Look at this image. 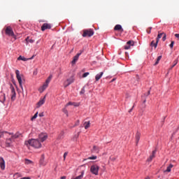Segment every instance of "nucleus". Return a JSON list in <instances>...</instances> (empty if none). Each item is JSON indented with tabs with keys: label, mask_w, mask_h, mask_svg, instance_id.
Returning a JSON list of instances; mask_svg holds the SVG:
<instances>
[{
	"label": "nucleus",
	"mask_w": 179,
	"mask_h": 179,
	"mask_svg": "<svg viewBox=\"0 0 179 179\" xmlns=\"http://www.w3.org/2000/svg\"><path fill=\"white\" fill-rule=\"evenodd\" d=\"M14 177H20V173H15Z\"/></svg>",
	"instance_id": "obj_48"
},
{
	"label": "nucleus",
	"mask_w": 179,
	"mask_h": 179,
	"mask_svg": "<svg viewBox=\"0 0 179 179\" xmlns=\"http://www.w3.org/2000/svg\"><path fill=\"white\" fill-rule=\"evenodd\" d=\"M158 44H159V41H157V40L156 41H152L151 43H150V46L151 47L152 50H153V47L155 50H156V48H157Z\"/></svg>",
	"instance_id": "obj_15"
},
{
	"label": "nucleus",
	"mask_w": 179,
	"mask_h": 179,
	"mask_svg": "<svg viewBox=\"0 0 179 179\" xmlns=\"http://www.w3.org/2000/svg\"><path fill=\"white\" fill-rule=\"evenodd\" d=\"M20 179H30V177H24V178H22Z\"/></svg>",
	"instance_id": "obj_53"
},
{
	"label": "nucleus",
	"mask_w": 179,
	"mask_h": 179,
	"mask_svg": "<svg viewBox=\"0 0 179 179\" xmlns=\"http://www.w3.org/2000/svg\"><path fill=\"white\" fill-rule=\"evenodd\" d=\"M169 47H170L171 48H173V47H174V41H172L171 42V44L169 45Z\"/></svg>",
	"instance_id": "obj_45"
},
{
	"label": "nucleus",
	"mask_w": 179,
	"mask_h": 179,
	"mask_svg": "<svg viewBox=\"0 0 179 179\" xmlns=\"http://www.w3.org/2000/svg\"><path fill=\"white\" fill-rule=\"evenodd\" d=\"M100 150V148L99 147L94 145L92 148V152H96V153H99V151Z\"/></svg>",
	"instance_id": "obj_32"
},
{
	"label": "nucleus",
	"mask_w": 179,
	"mask_h": 179,
	"mask_svg": "<svg viewBox=\"0 0 179 179\" xmlns=\"http://www.w3.org/2000/svg\"><path fill=\"white\" fill-rule=\"evenodd\" d=\"M48 138V136L44 133H41L38 136V141H41V142H44L47 138Z\"/></svg>",
	"instance_id": "obj_12"
},
{
	"label": "nucleus",
	"mask_w": 179,
	"mask_h": 179,
	"mask_svg": "<svg viewBox=\"0 0 179 179\" xmlns=\"http://www.w3.org/2000/svg\"><path fill=\"white\" fill-rule=\"evenodd\" d=\"M114 80H115V78L112 79L110 82L113 83Z\"/></svg>",
	"instance_id": "obj_56"
},
{
	"label": "nucleus",
	"mask_w": 179,
	"mask_h": 179,
	"mask_svg": "<svg viewBox=\"0 0 179 179\" xmlns=\"http://www.w3.org/2000/svg\"><path fill=\"white\" fill-rule=\"evenodd\" d=\"M83 176H85V171H82L80 176H76V178H73L71 179H82L83 178Z\"/></svg>",
	"instance_id": "obj_25"
},
{
	"label": "nucleus",
	"mask_w": 179,
	"mask_h": 179,
	"mask_svg": "<svg viewBox=\"0 0 179 179\" xmlns=\"http://www.w3.org/2000/svg\"><path fill=\"white\" fill-rule=\"evenodd\" d=\"M103 75H104V73L103 71L101 72L100 73L96 74L95 76L96 82H99L100 79H101V76H103Z\"/></svg>",
	"instance_id": "obj_19"
},
{
	"label": "nucleus",
	"mask_w": 179,
	"mask_h": 179,
	"mask_svg": "<svg viewBox=\"0 0 179 179\" xmlns=\"http://www.w3.org/2000/svg\"><path fill=\"white\" fill-rule=\"evenodd\" d=\"M25 41H27V44H29V43H30L31 44H33V43H34V40L30 39L29 36H27L26 38Z\"/></svg>",
	"instance_id": "obj_26"
},
{
	"label": "nucleus",
	"mask_w": 179,
	"mask_h": 179,
	"mask_svg": "<svg viewBox=\"0 0 179 179\" xmlns=\"http://www.w3.org/2000/svg\"><path fill=\"white\" fill-rule=\"evenodd\" d=\"M10 89L11 90V101H15L16 100V91H15V87L12 83H10Z\"/></svg>",
	"instance_id": "obj_7"
},
{
	"label": "nucleus",
	"mask_w": 179,
	"mask_h": 179,
	"mask_svg": "<svg viewBox=\"0 0 179 179\" xmlns=\"http://www.w3.org/2000/svg\"><path fill=\"white\" fill-rule=\"evenodd\" d=\"M99 170H100V166L97 164H93L90 167V173L94 176H99Z\"/></svg>",
	"instance_id": "obj_5"
},
{
	"label": "nucleus",
	"mask_w": 179,
	"mask_h": 179,
	"mask_svg": "<svg viewBox=\"0 0 179 179\" xmlns=\"http://www.w3.org/2000/svg\"><path fill=\"white\" fill-rule=\"evenodd\" d=\"M66 156H68V152H64V159H66Z\"/></svg>",
	"instance_id": "obj_47"
},
{
	"label": "nucleus",
	"mask_w": 179,
	"mask_h": 179,
	"mask_svg": "<svg viewBox=\"0 0 179 179\" xmlns=\"http://www.w3.org/2000/svg\"><path fill=\"white\" fill-rule=\"evenodd\" d=\"M155 155H156V150H153L152 152V155L147 159V162H152L153 160V159H155Z\"/></svg>",
	"instance_id": "obj_18"
},
{
	"label": "nucleus",
	"mask_w": 179,
	"mask_h": 179,
	"mask_svg": "<svg viewBox=\"0 0 179 179\" xmlns=\"http://www.w3.org/2000/svg\"><path fill=\"white\" fill-rule=\"evenodd\" d=\"M20 136V133L19 131L16 132L14 135L11 136L12 139H17Z\"/></svg>",
	"instance_id": "obj_27"
},
{
	"label": "nucleus",
	"mask_w": 179,
	"mask_h": 179,
	"mask_svg": "<svg viewBox=\"0 0 179 179\" xmlns=\"http://www.w3.org/2000/svg\"><path fill=\"white\" fill-rule=\"evenodd\" d=\"M141 139V133L139 131H137L136 134V144L139 143V141Z\"/></svg>",
	"instance_id": "obj_20"
},
{
	"label": "nucleus",
	"mask_w": 179,
	"mask_h": 179,
	"mask_svg": "<svg viewBox=\"0 0 179 179\" xmlns=\"http://www.w3.org/2000/svg\"><path fill=\"white\" fill-rule=\"evenodd\" d=\"M62 111H63V113H64V114L66 115V117L69 116L68 110H66V108H63V109H62Z\"/></svg>",
	"instance_id": "obj_39"
},
{
	"label": "nucleus",
	"mask_w": 179,
	"mask_h": 179,
	"mask_svg": "<svg viewBox=\"0 0 179 179\" xmlns=\"http://www.w3.org/2000/svg\"><path fill=\"white\" fill-rule=\"evenodd\" d=\"M164 33L158 34L157 37L156 38V41L159 42V40H160V38H162V37L164 36Z\"/></svg>",
	"instance_id": "obj_30"
},
{
	"label": "nucleus",
	"mask_w": 179,
	"mask_h": 179,
	"mask_svg": "<svg viewBox=\"0 0 179 179\" xmlns=\"http://www.w3.org/2000/svg\"><path fill=\"white\" fill-rule=\"evenodd\" d=\"M175 37H176V38H179V34H176Z\"/></svg>",
	"instance_id": "obj_50"
},
{
	"label": "nucleus",
	"mask_w": 179,
	"mask_h": 179,
	"mask_svg": "<svg viewBox=\"0 0 179 179\" xmlns=\"http://www.w3.org/2000/svg\"><path fill=\"white\" fill-rule=\"evenodd\" d=\"M160 59H162V56H159L157 58V61L155 62V66L159 64V62H160Z\"/></svg>",
	"instance_id": "obj_34"
},
{
	"label": "nucleus",
	"mask_w": 179,
	"mask_h": 179,
	"mask_svg": "<svg viewBox=\"0 0 179 179\" xmlns=\"http://www.w3.org/2000/svg\"><path fill=\"white\" fill-rule=\"evenodd\" d=\"M86 92V90H85V87H83L81 89V91L80 92V94H85V92Z\"/></svg>",
	"instance_id": "obj_40"
},
{
	"label": "nucleus",
	"mask_w": 179,
	"mask_h": 179,
	"mask_svg": "<svg viewBox=\"0 0 179 179\" xmlns=\"http://www.w3.org/2000/svg\"><path fill=\"white\" fill-rule=\"evenodd\" d=\"M48 79H49V80H51V79H52V75H50V76L48 78Z\"/></svg>",
	"instance_id": "obj_52"
},
{
	"label": "nucleus",
	"mask_w": 179,
	"mask_h": 179,
	"mask_svg": "<svg viewBox=\"0 0 179 179\" xmlns=\"http://www.w3.org/2000/svg\"><path fill=\"white\" fill-rule=\"evenodd\" d=\"M5 34L8 37H13V38H14L15 40H17V36L15 34L13 29H12V27L10 26H8L6 27Z\"/></svg>",
	"instance_id": "obj_2"
},
{
	"label": "nucleus",
	"mask_w": 179,
	"mask_h": 179,
	"mask_svg": "<svg viewBox=\"0 0 179 179\" xmlns=\"http://www.w3.org/2000/svg\"><path fill=\"white\" fill-rule=\"evenodd\" d=\"M85 125V129H87L88 128H90V121L85 122L84 123Z\"/></svg>",
	"instance_id": "obj_29"
},
{
	"label": "nucleus",
	"mask_w": 179,
	"mask_h": 179,
	"mask_svg": "<svg viewBox=\"0 0 179 179\" xmlns=\"http://www.w3.org/2000/svg\"><path fill=\"white\" fill-rule=\"evenodd\" d=\"M12 139H13V138H12V137H11V138H7L6 140V144L8 148H9V146H10V143H12Z\"/></svg>",
	"instance_id": "obj_23"
},
{
	"label": "nucleus",
	"mask_w": 179,
	"mask_h": 179,
	"mask_svg": "<svg viewBox=\"0 0 179 179\" xmlns=\"http://www.w3.org/2000/svg\"><path fill=\"white\" fill-rule=\"evenodd\" d=\"M24 145L26 146H32V148H35V149H40L41 148V143H40V140L31 138L24 142Z\"/></svg>",
	"instance_id": "obj_1"
},
{
	"label": "nucleus",
	"mask_w": 179,
	"mask_h": 179,
	"mask_svg": "<svg viewBox=\"0 0 179 179\" xmlns=\"http://www.w3.org/2000/svg\"><path fill=\"white\" fill-rule=\"evenodd\" d=\"M52 26L51 24H48V23H44L41 29L42 31H45V30H50V29H51Z\"/></svg>",
	"instance_id": "obj_11"
},
{
	"label": "nucleus",
	"mask_w": 179,
	"mask_h": 179,
	"mask_svg": "<svg viewBox=\"0 0 179 179\" xmlns=\"http://www.w3.org/2000/svg\"><path fill=\"white\" fill-rule=\"evenodd\" d=\"M13 85H16V83L15 82V80H13Z\"/></svg>",
	"instance_id": "obj_58"
},
{
	"label": "nucleus",
	"mask_w": 179,
	"mask_h": 179,
	"mask_svg": "<svg viewBox=\"0 0 179 179\" xmlns=\"http://www.w3.org/2000/svg\"><path fill=\"white\" fill-rule=\"evenodd\" d=\"M77 122H79V120H78Z\"/></svg>",
	"instance_id": "obj_63"
},
{
	"label": "nucleus",
	"mask_w": 179,
	"mask_h": 179,
	"mask_svg": "<svg viewBox=\"0 0 179 179\" xmlns=\"http://www.w3.org/2000/svg\"><path fill=\"white\" fill-rule=\"evenodd\" d=\"M8 134V131H1L0 130V138H3V134Z\"/></svg>",
	"instance_id": "obj_37"
},
{
	"label": "nucleus",
	"mask_w": 179,
	"mask_h": 179,
	"mask_svg": "<svg viewBox=\"0 0 179 179\" xmlns=\"http://www.w3.org/2000/svg\"><path fill=\"white\" fill-rule=\"evenodd\" d=\"M90 73L86 72V73H85L83 75V78H86V77H87L88 75H90Z\"/></svg>",
	"instance_id": "obj_43"
},
{
	"label": "nucleus",
	"mask_w": 179,
	"mask_h": 179,
	"mask_svg": "<svg viewBox=\"0 0 179 179\" xmlns=\"http://www.w3.org/2000/svg\"><path fill=\"white\" fill-rule=\"evenodd\" d=\"M80 55H82V52L80 53H78L76 56L73 57V59L71 61L72 65H75V64H76V62L78 61V59H79V57H80Z\"/></svg>",
	"instance_id": "obj_13"
},
{
	"label": "nucleus",
	"mask_w": 179,
	"mask_h": 179,
	"mask_svg": "<svg viewBox=\"0 0 179 179\" xmlns=\"http://www.w3.org/2000/svg\"><path fill=\"white\" fill-rule=\"evenodd\" d=\"M0 101L1 103H5V101H6V96L5 95V94H2L0 96Z\"/></svg>",
	"instance_id": "obj_21"
},
{
	"label": "nucleus",
	"mask_w": 179,
	"mask_h": 179,
	"mask_svg": "<svg viewBox=\"0 0 179 179\" xmlns=\"http://www.w3.org/2000/svg\"><path fill=\"white\" fill-rule=\"evenodd\" d=\"M75 82V76H71L69 78H68L66 81L64 83V87H68L70 85H72Z\"/></svg>",
	"instance_id": "obj_6"
},
{
	"label": "nucleus",
	"mask_w": 179,
	"mask_h": 179,
	"mask_svg": "<svg viewBox=\"0 0 179 179\" xmlns=\"http://www.w3.org/2000/svg\"><path fill=\"white\" fill-rule=\"evenodd\" d=\"M15 179V178H14Z\"/></svg>",
	"instance_id": "obj_64"
},
{
	"label": "nucleus",
	"mask_w": 179,
	"mask_h": 179,
	"mask_svg": "<svg viewBox=\"0 0 179 179\" xmlns=\"http://www.w3.org/2000/svg\"><path fill=\"white\" fill-rule=\"evenodd\" d=\"M167 38V35H166V34H164V36L162 37V41H164L165 40H166Z\"/></svg>",
	"instance_id": "obj_44"
},
{
	"label": "nucleus",
	"mask_w": 179,
	"mask_h": 179,
	"mask_svg": "<svg viewBox=\"0 0 179 179\" xmlns=\"http://www.w3.org/2000/svg\"><path fill=\"white\" fill-rule=\"evenodd\" d=\"M6 134H8L9 135H12V136H13V133H9V132H8V133H6Z\"/></svg>",
	"instance_id": "obj_55"
},
{
	"label": "nucleus",
	"mask_w": 179,
	"mask_h": 179,
	"mask_svg": "<svg viewBox=\"0 0 179 179\" xmlns=\"http://www.w3.org/2000/svg\"><path fill=\"white\" fill-rule=\"evenodd\" d=\"M151 90H152V88H150V90H148V92L146 94H144V96H145V97H148V96H149L150 94Z\"/></svg>",
	"instance_id": "obj_42"
},
{
	"label": "nucleus",
	"mask_w": 179,
	"mask_h": 179,
	"mask_svg": "<svg viewBox=\"0 0 179 179\" xmlns=\"http://www.w3.org/2000/svg\"><path fill=\"white\" fill-rule=\"evenodd\" d=\"M125 54H126V55H128V52H126Z\"/></svg>",
	"instance_id": "obj_62"
},
{
	"label": "nucleus",
	"mask_w": 179,
	"mask_h": 179,
	"mask_svg": "<svg viewBox=\"0 0 179 179\" xmlns=\"http://www.w3.org/2000/svg\"><path fill=\"white\" fill-rule=\"evenodd\" d=\"M97 159V156L93 155L92 157H88L87 159H84L83 162H86V160H96Z\"/></svg>",
	"instance_id": "obj_28"
},
{
	"label": "nucleus",
	"mask_w": 179,
	"mask_h": 179,
	"mask_svg": "<svg viewBox=\"0 0 179 179\" xmlns=\"http://www.w3.org/2000/svg\"><path fill=\"white\" fill-rule=\"evenodd\" d=\"M173 167L174 165H173V164H170L169 166L166 168L165 173H170V171H171V169H173Z\"/></svg>",
	"instance_id": "obj_24"
},
{
	"label": "nucleus",
	"mask_w": 179,
	"mask_h": 179,
	"mask_svg": "<svg viewBox=\"0 0 179 179\" xmlns=\"http://www.w3.org/2000/svg\"><path fill=\"white\" fill-rule=\"evenodd\" d=\"M148 29L149 30H147V33L148 34H150V33H152V27H149Z\"/></svg>",
	"instance_id": "obj_46"
},
{
	"label": "nucleus",
	"mask_w": 179,
	"mask_h": 179,
	"mask_svg": "<svg viewBox=\"0 0 179 179\" xmlns=\"http://www.w3.org/2000/svg\"><path fill=\"white\" fill-rule=\"evenodd\" d=\"M51 82V80L47 78L45 83L43 85V86L39 89L40 93H43L47 87H48V84Z\"/></svg>",
	"instance_id": "obj_8"
},
{
	"label": "nucleus",
	"mask_w": 179,
	"mask_h": 179,
	"mask_svg": "<svg viewBox=\"0 0 179 179\" xmlns=\"http://www.w3.org/2000/svg\"><path fill=\"white\" fill-rule=\"evenodd\" d=\"M37 74V71H34V75H36Z\"/></svg>",
	"instance_id": "obj_57"
},
{
	"label": "nucleus",
	"mask_w": 179,
	"mask_h": 179,
	"mask_svg": "<svg viewBox=\"0 0 179 179\" xmlns=\"http://www.w3.org/2000/svg\"><path fill=\"white\" fill-rule=\"evenodd\" d=\"M69 106H74V107H78L79 105L76 102H69L66 104L65 107H68Z\"/></svg>",
	"instance_id": "obj_22"
},
{
	"label": "nucleus",
	"mask_w": 179,
	"mask_h": 179,
	"mask_svg": "<svg viewBox=\"0 0 179 179\" xmlns=\"http://www.w3.org/2000/svg\"><path fill=\"white\" fill-rule=\"evenodd\" d=\"M17 60H18V61H27V59H26L24 57L20 56V57L17 58Z\"/></svg>",
	"instance_id": "obj_35"
},
{
	"label": "nucleus",
	"mask_w": 179,
	"mask_h": 179,
	"mask_svg": "<svg viewBox=\"0 0 179 179\" xmlns=\"http://www.w3.org/2000/svg\"><path fill=\"white\" fill-rule=\"evenodd\" d=\"M143 103H146V100H144Z\"/></svg>",
	"instance_id": "obj_61"
},
{
	"label": "nucleus",
	"mask_w": 179,
	"mask_h": 179,
	"mask_svg": "<svg viewBox=\"0 0 179 179\" xmlns=\"http://www.w3.org/2000/svg\"><path fill=\"white\" fill-rule=\"evenodd\" d=\"M115 31H124V29H122V26L121 24H116L114 27Z\"/></svg>",
	"instance_id": "obj_17"
},
{
	"label": "nucleus",
	"mask_w": 179,
	"mask_h": 179,
	"mask_svg": "<svg viewBox=\"0 0 179 179\" xmlns=\"http://www.w3.org/2000/svg\"><path fill=\"white\" fill-rule=\"evenodd\" d=\"M94 34V31L92 29H83V37H92Z\"/></svg>",
	"instance_id": "obj_4"
},
{
	"label": "nucleus",
	"mask_w": 179,
	"mask_h": 179,
	"mask_svg": "<svg viewBox=\"0 0 179 179\" xmlns=\"http://www.w3.org/2000/svg\"><path fill=\"white\" fill-rule=\"evenodd\" d=\"M60 179H66V176H62Z\"/></svg>",
	"instance_id": "obj_54"
},
{
	"label": "nucleus",
	"mask_w": 179,
	"mask_h": 179,
	"mask_svg": "<svg viewBox=\"0 0 179 179\" xmlns=\"http://www.w3.org/2000/svg\"><path fill=\"white\" fill-rule=\"evenodd\" d=\"M40 166H47V162H45V156L43 155H41L40 161H39Z\"/></svg>",
	"instance_id": "obj_10"
},
{
	"label": "nucleus",
	"mask_w": 179,
	"mask_h": 179,
	"mask_svg": "<svg viewBox=\"0 0 179 179\" xmlns=\"http://www.w3.org/2000/svg\"><path fill=\"white\" fill-rule=\"evenodd\" d=\"M16 78L18 80V83L20 85V87H21V90L22 92V96L24 97V90L23 89V81L22 80V76H20V71L19 70L15 71Z\"/></svg>",
	"instance_id": "obj_3"
},
{
	"label": "nucleus",
	"mask_w": 179,
	"mask_h": 179,
	"mask_svg": "<svg viewBox=\"0 0 179 179\" xmlns=\"http://www.w3.org/2000/svg\"><path fill=\"white\" fill-rule=\"evenodd\" d=\"M177 64H178V58H177L176 59H175L173 61V65L171 66V69H173L174 68V66H176V65H177Z\"/></svg>",
	"instance_id": "obj_31"
},
{
	"label": "nucleus",
	"mask_w": 179,
	"mask_h": 179,
	"mask_svg": "<svg viewBox=\"0 0 179 179\" xmlns=\"http://www.w3.org/2000/svg\"><path fill=\"white\" fill-rule=\"evenodd\" d=\"M110 162H115V160H117V157H110Z\"/></svg>",
	"instance_id": "obj_41"
},
{
	"label": "nucleus",
	"mask_w": 179,
	"mask_h": 179,
	"mask_svg": "<svg viewBox=\"0 0 179 179\" xmlns=\"http://www.w3.org/2000/svg\"><path fill=\"white\" fill-rule=\"evenodd\" d=\"M38 115V112H36L34 115L31 118V121H34V120H36Z\"/></svg>",
	"instance_id": "obj_36"
},
{
	"label": "nucleus",
	"mask_w": 179,
	"mask_h": 179,
	"mask_svg": "<svg viewBox=\"0 0 179 179\" xmlns=\"http://www.w3.org/2000/svg\"><path fill=\"white\" fill-rule=\"evenodd\" d=\"M134 106H132V108L130 110H129V113H132V110H134Z\"/></svg>",
	"instance_id": "obj_51"
},
{
	"label": "nucleus",
	"mask_w": 179,
	"mask_h": 179,
	"mask_svg": "<svg viewBox=\"0 0 179 179\" xmlns=\"http://www.w3.org/2000/svg\"><path fill=\"white\" fill-rule=\"evenodd\" d=\"M44 103H45V96H44L43 99H41L36 103V108H40V107H41Z\"/></svg>",
	"instance_id": "obj_14"
},
{
	"label": "nucleus",
	"mask_w": 179,
	"mask_h": 179,
	"mask_svg": "<svg viewBox=\"0 0 179 179\" xmlns=\"http://www.w3.org/2000/svg\"><path fill=\"white\" fill-rule=\"evenodd\" d=\"M33 58H34V56H32L31 58H30V59H33Z\"/></svg>",
	"instance_id": "obj_59"
},
{
	"label": "nucleus",
	"mask_w": 179,
	"mask_h": 179,
	"mask_svg": "<svg viewBox=\"0 0 179 179\" xmlns=\"http://www.w3.org/2000/svg\"><path fill=\"white\" fill-rule=\"evenodd\" d=\"M25 97H27V93H26V94H25Z\"/></svg>",
	"instance_id": "obj_60"
},
{
	"label": "nucleus",
	"mask_w": 179,
	"mask_h": 179,
	"mask_svg": "<svg viewBox=\"0 0 179 179\" xmlns=\"http://www.w3.org/2000/svg\"><path fill=\"white\" fill-rule=\"evenodd\" d=\"M38 115H39V117H44V113L42 112V113H39Z\"/></svg>",
	"instance_id": "obj_49"
},
{
	"label": "nucleus",
	"mask_w": 179,
	"mask_h": 179,
	"mask_svg": "<svg viewBox=\"0 0 179 179\" xmlns=\"http://www.w3.org/2000/svg\"><path fill=\"white\" fill-rule=\"evenodd\" d=\"M64 134L65 133L64 132V131H62L58 136V139H62V138H64Z\"/></svg>",
	"instance_id": "obj_33"
},
{
	"label": "nucleus",
	"mask_w": 179,
	"mask_h": 179,
	"mask_svg": "<svg viewBox=\"0 0 179 179\" xmlns=\"http://www.w3.org/2000/svg\"><path fill=\"white\" fill-rule=\"evenodd\" d=\"M32 163H33V161H31L30 159H25L26 164H32Z\"/></svg>",
	"instance_id": "obj_38"
},
{
	"label": "nucleus",
	"mask_w": 179,
	"mask_h": 179,
	"mask_svg": "<svg viewBox=\"0 0 179 179\" xmlns=\"http://www.w3.org/2000/svg\"><path fill=\"white\" fill-rule=\"evenodd\" d=\"M0 169L1 170H5V159L2 157H0Z\"/></svg>",
	"instance_id": "obj_16"
},
{
	"label": "nucleus",
	"mask_w": 179,
	"mask_h": 179,
	"mask_svg": "<svg viewBox=\"0 0 179 179\" xmlns=\"http://www.w3.org/2000/svg\"><path fill=\"white\" fill-rule=\"evenodd\" d=\"M135 45V41H129L127 42L126 45L124 46L125 50H129L131 47H134Z\"/></svg>",
	"instance_id": "obj_9"
}]
</instances>
